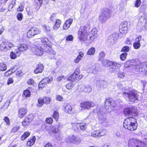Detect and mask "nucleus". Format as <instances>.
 <instances>
[{
  "mask_svg": "<svg viewBox=\"0 0 147 147\" xmlns=\"http://www.w3.org/2000/svg\"><path fill=\"white\" fill-rule=\"evenodd\" d=\"M90 28V25L88 24L80 27L78 32V38L81 42H84L87 45L92 43V40L93 39V37L89 36L88 30Z\"/></svg>",
  "mask_w": 147,
  "mask_h": 147,
  "instance_id": "f257e3e1",
  "label": "nucleus"
},
{
  "mask_svg": "<svg viewBox=\"0 0 147 147\" xmlns=\"http://www.w3.org/2000/svg\"><path fill=\"white\" fill-rule=\"evenodd\" d=\"M123 84L119 82L117 84V86L119 88L122 89L123 96L125 98L128 99L129 101L132 102L140 99L139 97L140 95H141L140 93L134 90L125 89L123 87Z\"/></svg>",
  "mask_w": 147,
  "mask_h": 147,
  "instance_id": "f03ea898",
  "label": "nucleus"
},
{
  "mask_svg": "<svg viewBox=\"0 0 147 147\" xmlns=\"http://www.w3.org/2000/svg\"><path fill=\"white\" fill-rule=\"evenodd\" d=\"M132 65L135 71H139V73L147 72V62L140 63L138 60L132 59L127 61L125 64V66L126 67H129Z\"/></svg>",
  "mask_w": 147,
  "mask_h": 147,
  "instance_id": "7ed1b4c3",
  "label": "nucleus"
},
{
  "mask_svg": "<svg viewBox=\"0 0 147 147\" xmlns=\"http://www.w3.org/2000/svg\"><path fill=\"white\" fill-rule=\"evenodd\" d=\"M123 127L125 129L130 131H135L138 127L136 120L133 117L126 119L123 122Z\"/></svg>",
  "mask_w": 147,
  "mask_h": 147,
  "instance_id": "20e7f679",
  "label": "nucleus"
},
{
  "mask_svg": "<svg viewBox=\"0 0 147 147\" xmlns=\"http://www.w3.org/2000/svg\"><path fill=\"white\" fill-rule=\"evenodd\" d=\"M111 10L109 8H106L103 10L99 15L98 19L102 24L105 23L110 18Z\"/></svg>",
  "mask_w": 147,
  "mask_h": 147,
  "instance_id": "39448f33",
  "label": "nucleus"
},
{
  "mask_svg": "<svg viewBox=\"0 0 147 147\" xmlns=\"http://www.w3.org/2000/svg\"><path fill=\"white\" fill-rule=\"evenodd\" d=\"M144 27L145 29L147 31V16H141L139 20L136 27V29L138 32H140Z\"/></svg>",
  "mask_w": 147,
  "mask_h": 147,
  "instance_id": "423d86ee",
  "label": "nucleus"
},
{
  "mask_svg": "<svg viewBox=\"0 0 147 147\" xmlns=\"http://www.w3.org/2000/svg\"><path fill=\"white\" fill-rule=\"evenodd\" d=\"M123 113L125 116L131 117L137 115L138 113L136 108L134 107L125 108L123 110Z\"/></svg>",
  "mask_w": 147,
  "mask_h": 147,
  "instance_id": "0eeeda50",
  "label": "nucleus"
},
{
  "mask_svg": "<svg viewBox=\"0 0 147 147\" xmlns=\"http://www.w3.org/2000/svg\"><path fill=\"white\" fill-rule=\"evenodd\" d=\"M116 105L114 101L111 98H108L105 100V106L108 112H110L114 110Z\"/></svg>",
  "mask_w": 147,
  "mask_h": 147,
  "instance_id": "6e6552de",
  "label": "nucleus"
},
{
  "mask_svg": "<svg viewBox=\"0 0 147 147\" xmlns=\"http://www.w3.org/2000/svg\"><path fill=\"white\" fill-rule=\"evenodd\" d=\"M41 32L40 29L36 27L31 28L27 33V36L28 38H31L35 35L39 34Z\"/></svg>",
  "mask_w": 147,
  "mask_h": 147,
  "instance_id": "1a4fd4ad",
  "label": "nucleus"
},
{
  "mask_svg": "<svg viewBox=\"0 0 147 147\" xmlns=\"http://www.w3.org/2000/svg\"><path fill=\"white\" fill-rule=\"evenodd\" d=\"M71 124L73 128H74L75 129L76 128L77 130L79 131L80 130H84L87 127L85 123L79 124L75 123H72Z\"/></svg>",
  "mask_w": 147,
  "mask_h": 147,
  "instance_id": "9d476101",
  "label": "nucleus"
},
{
  "mask_svg": "<svg viewBox=\"0 0 147 147\" xmlns=\"http://www.w3.org/2000/svg\"><path fill=\"white\" fill-rule=\"evenodd\" d=\"M43 48L40 47L39 48L37 46H35L32 48V51L34 54L38 56H40L43 53Z\"/></svg>",
  "mask_w": 147,
  "mask_h": 147,
  "instance_id": "9b49d317",
  "label": "nucleus"
},
{
  "mask_svg": "<svg viewBox=\"0 0 147 147\" xmlns=\"http://www.w3.org/2000/svg\"><path fill=\"white\" fill-rule=\"evenodd\" d=\"M94 104L91 101H86L80 103V106L81 108L86 109H88L91 107L94 106Z\"/></svg>",
  "mask_w": 147,
  "mask_h": 147,
  "instance_id": "f8f14e48",
  "label": "nucleus"
},
{
  "mask_svg": "<svg viewBox=\"0 0 147 147\" xmlns=\"http://www.w3.org/2000/svg\"><path fill=\"white\" fill-rule=\"evenodd\" d=\"M109 65L110 68L115 69L114 70V71H113V73H116L115 70L117 71H119V68L121 66V64L119 63L112 61H111L109 63Z\"/></svg>",
  "mask_w": 147,
  "mask_h": 147,
  "instance_id": "ddd939ff",
  "label": "nucleus"
},
{
  "mask_svg": "<svg viewBox=\"0 0 147 147\" xmlns=\"http://www.w3.org/2000/svg\"><path fill=\"white\" fill-rule=\"evenodd\" d=\"M13 45L12 43L9 42H2L0 45V49L2 51H6L9 50L10 49L13 47Z\"/></svg>",
  "mask_w": 147,
  "mask_h": 147,
  "instance_id": "4468645a",
  "label": "nucleus"
},
{
  "mask_svg": "<svg viewBox=\"0 0 147 147\" xmlns=\"http://www.w3.org/2000/svg\"><path fill=\"white\" fill-rule=\"evenodd\" d=\"M127 26V22L124 21L121 23L120 29L121 33L125 34L127 33L128 30Z\"/></svg>",
  "mask_w": 147,
  "mask_h": 147,
  "instance_id": "2eb2a0df",
  "label": "nucleus"
},
{
  "mask_svg": "<svg viewBox=\"0 0 147 147\" xmlns=\"http://www.w3.org/2000/svg\"><path fill=\"white\" fill-rule=\"evenodd\" d=\"M117 36V34L115 33H113L108 37L107 42L110 44H113L116 40Z\"/></svg>",
  "mask_w": 147,
  "mask_h": 147,
  "instance_id": "dca6fc26",
  "label": "nucleus"
},
{
  "mask_svg": "<svg viewBox=\"0 0 147 147\" xmlns=\"http://www.w3.org/2000/svg\"><path fill=\"white\" fill-rule=\"evenodd\" d=\"M100 112L99 109L97 108L94 109L93 111L90 113L88 117L92 119L98 116L97 115H99Z\"/></svg>",
  "mask_w": 147,
  "mask_h": 147,
  "instance_id": "f3484780",
  "label": "nucleus"
},
{
  "mask_svg": "<svg viewBox=\"0 0 147 147\" xmlns=\"http://www.w3.org/2000/svg\"><path fill=\"white\" fill-rule=\"evenodd\" d=\"M83 76L81 74H72L69 77L68 80L71 81L79 80L82 79Z\"/></svg>",
  "mask_w": 147,
  "mask_h": 147,
  "instance_id": "a211bd4d",
  "label": "nucleus"
},
{
  "mask_svg": "<svg viewBox=\"0 0 147 147\" xmlns=\"http://www.w3.org/2000/svg\"><path fill=\"white\" fill-rule=\"evenodd\" d=\"M43 50H44V51L48 52L50 54L53 55L51 57L49 56L51 59H53L55 58V56L54 55L56 54V53L50 47L48 46L47 48L46 49L44 48Z\"/></svg>",
  "mask_w": 147,
  "mask_h": 147,
  "instance_id": "6ab92c4d",
  "label": "nucleus"
},
{
  "mask_svg": "<svg viewBox=\"0 0 147 147\" xmlns=\"http://www.w3.org/2000/svg\"><path fill=\"white\" fill-rule=\"evenodd\" d=\"M73 21V20L72 18L68 19L63 25V29L66 30L68 29L72 24Z\"/></svg>",
  "mask_w": 147,
  "mask_h": 147,
  "instance_id": "aec40b11",
  "label": "nucleus"
},
{
  "mask_svg": "<svg viewBox=\"0 0 147 147\" xmlns=\"http://www.w3.org/2000/svg\"><path fill=\"white\" fill-rule=\"evenodd\" d=\"M64 112L68 114H71L72 113V108L69 104H67L64 105Z\"/></svg>",
  "mask_w": 147,
  "mask_h": 147,
  "instance_id": "412c9836",
  "label": "nucleus"
},
{
  "mask_svg": "<svg viewBox=\"0 0 147 147\" xmlns=\"http://www.w3.org/2000/svg\"><path fill=\"white\" fill-rule=\"evenodd\" d=\"M97 33V30L96 28L93 29L91 31V33H90L89 32V36L93 37V39L92 40V43L94 41L96 38Z\"/></svg>",
  "mask_w": 147,
  "mask_h": 147,
  "instance_id": "4be33fe9",
  "label": "nucleus"
},
{
  "mask_svg": "<svg viewBox=\"0 0 147 147\" xmlns=\"http://www.w3.org/2000/svg\"><path fill=\"white\" fill-rule=\"evenodd\" d=\"M27 112V109L24 108H20L18 111V117L22 118L25 115Z\"/></svg>",
  "mask_w": 147,
  "mask_h": 147,
  "instance_id": "5701e85b",
  "label": "nucleus"
},
{
  "mask_svg": "<svg viewBox=\"0 0 147 147\" xmlns=\"http://www.w3.org/2000/svg\"><path fill=\"white\" fill-rule=\"evenodd\" d=\"M41 41L42 43L43 44V45L45 47H43V49H46L47 48V46H49L47 45V44L48 43V42H49V41L48 40V39L46 37H43L41 38L40 39H39L38 40V41Z\"/></svg>",
  "mask_w": 147,
  "mask_h": 147,
  "instance_id": "b1692460",
  "label": "nucleus"
},
{
  "mask_svg": "<svg viewBox=\"0 0 147 147\" xmlns=\"http://www.w3.org/2000/svg\"><path fill=\"white\" fill-rule=\"evenodd\" d=\"M44 66L41 64H39L37 66L36 68L34 70L35 74L41 73L43 70Z\"/></svg>",
  "mask_w": 147,
  "mask_h": 147,
  "instance_id": "393cba45",
  "label": "nucleus"
},
{
  "mask_svg": "<svg viewBox=\"0 0 147 147\" xmlns=\"http://www.w3.org/2000/svg\"><path fill=\"white\" fill-rule=\"evenodd\" d=\"M138 140L136 139H130L128 142L129 147H135L137 144Z\"/></svg>",
  "mask_w": 147,
  "mask_h": 147,
  "instance_id": "a878e982",
  "label": "nucleus"
},
{
  "mask_svg": "<svg viewBox=\"0 0 147 147\" xmlns=\"http://www.w3.org/2000/svg\"><path fill=\"white\" fill-rule=\"evenodd\" d=\"M51 131L52 133L55 134V135L56 138H57L59 136V130L58 128L55 127H53L51 128Z\"/></svg>",
  "mask_w": 147,
  "mask_h": 147,
  "instance_id": "bb28decb",
  "label": "nucleus"
},
{
  "mask_svg": "<svg viewBox=\"0 0 147 147\" xmlns=\"http://www.w3.org/2000/svg\"><path fill=\"white\" fill-rule=\"evenodd\" d=\"M28 48V45L25 44H20L18 48V50L21 52L26 51Z\"/></svg>",
  "mask_w": 147,
  "mask_h": 147,
  "instance_id": "cd10ccee",
  "label": "nucleus"
},
{
  "mask_svg": "<svg viewBox=\"0 0 147 147\" xmlns=\"http://www.w3.org/2000/svg\"><path fill=\"white\" fill-rule=\"evenodd\" d=\"M55 24L53 26V29L54 30H57L60 27L61 21L59 19H56L55 22Z\"/></svg>",
  "mask_w": 147,
  "mask_h": 147,
  "instance_id": "c85d7f7f",
  "label": "nucleus"
},
{
  "mask_svg": "<svg viewBox=\"0 0 147 147\" xmlns=\"http://www.w3.org/2000/svg\"><path fill=\"white\" fill-rule=\"evenodd\" d=\"M96 86L98 88L102 87H106L107 86V82L104 81L100 80L96 81Z\"/></svg>",
  "mask_w": 147,
  "mask_h": 147,
  "instance_id": "c756f323",
  "label": "nucleus"
},
{
  "mask_svg": "<svg viewBox=\"0 0 147 147\" xmlns=\"http://www.w3.org/2000/svg\"><path fill=\"white\" fill-rule=\"evenodd\" d=\"M75 136L74 135L69 136L66 138L65 140L68 143L74 144V140L75 139Z\"/></svg>",
  "mask_w": 147,
  "mask_h": 147,
  "instance_id": "7c9ffc66",
  "label": "nucleus"
},
{
  "mask_svg": "<svg viewBox=\"0 0 147 147\" xmlns=\"http://www.w3.org/2000/svg\"><path fill=\"white\" fill-rule=\"evenodd\" d=\"M98 117L99 122L101 123H102L106 122V118L104 116L102 115H97Z\"/></svg>",
  "mask_w": 147,
  "mask_h": 147,
  "instance_id": "2f4dec72",
  "label": "nucleus"
},
{
  "mask_svg": "<svg viewBox=\"0 0 147 147\" xmlns=\"http://www.w3.org/2000/svg\"><path fill=\"white\" fill-rule=\"evenodd\" d=\"M36 138L35 136L32 137V138L27 142V145L29 146H31L33 145L36 141Z\"/></svg>",
  "mask_w": 147,
  "mask_h": 147,
  "instance_id": "473e14b6",
  "label": "nucleus"
},
{
  "mask_svg": "<svg viewBox=\"0 0 147 147\" xmlns=\"http://www.w3.org/2000/svg\"><path fill=\"white\" fill-rule=\"evenodd\" d=\"M95 52V49L93 47L90 48L87 52V54L88 55H93Z\"/></svg>",
  "mask_w": 147,
  "mask_h": 147,
  "instance_id": "72a5a7b5",
  "label": "nucleus"
},
{
  "mask_svg": "<svg viewBox=\"0 0 147 147\" xmlns=\"http://www.w3.org/2000/svg\"><path fill=\"white\" fill-rule=\"evenodd\" d=\"M82 88L83 89L81 90L82 91H84L85 92L87 93H90L91 91L92 88L90 86H83Z\"/></svg>",
  "mask_w": 147,
  "mask_h": 147,
  "instance_id": "f704fd0d",
  "label": "nucleus"
},
{
  "mask_svg": "<svg viewBox=\"0 0 147 147\" xmlns=\"http://www.w3.org/2000/svg\"><path fill=\"white\" fill-rule=\"evenodd\" d=\"M99 136H104L106 134L107 131L105 129H100L97 130Z\"/></svg>",
  "mask_w": 147,
  "mask_h": 147,
  "instance_id": "c9c22d12",
  "label": "nucleus"
},
{
  "mask_svg": "<svg viewBox=\"0 0 147 147\" xmlns=\"http://www.w3.org/2000/svg\"><path fill=\"white\" fill-rule=\"evenodd\" d=\"M82 141V139L79 136H75V139L74 140V144H79Z\"/></svg>",
  "mask_w": 147,
  "mask_h": 147,
  "instance_id": "e433bc0d",
  "label": "nucleus"
},
{
  "mask_svg": "<svg viewBox=\"0 0 147 147\" xmlns=\"http://www.w3.org/2000/svg\"><path fill=\"white\" fill-rule=\"evenodd\" d=\"M135 147H147V146H146L144 142L138 140Z\"/></svg>",
  "mask_w": 147,
  "mask_h": 147,
  "instance_id": "4c0bfd02",
  "label": "nucleus"
},
{
  "mask_svg": "<svg viewBox=\"0 0 147 147\" xmlns=\"http://www.w3.org/2000/svg\"><path fill=\"white\" fill-rule=\"evenodd\" d=\"M30 134V133L28 131L25 132L21 137V140H23L28 137Z\"/></svg>",
  "mask_w": 147,
  "mask_h": 147,
  "instance_id": "58836bf2",
  "label": "nucleus"
},
{
  "mask_svg": "<svg viewBox=\"0 0 147 147\" xmlns=\"http://www.w3.org/2000/svg\"><path fill=\"white\" fill-rule=\"evenodd\" d=\"M36 1H38L40 6H41L42 4L47 5L48 3L49 0H36Z\"/></svg>",
  "mask_w": 147,
  "mask_h": 147,
  "instance_id": "ea45409f",
  "label": "nucleus"
},
{
  "mask_svg": "<svg viewBox=\"0 0 147 147\" xmlns=\"http://www.w3.org/2000/svg\"><path fill=\"white\" fill-rule=\"evenodd\" d=\"M44 102L43 99L39 98L38 100V103L37 104V106L38 107H41L43 105Z\"/></svg>",
  "mask_w": 147,
  "mask_h": 147,
  "instance_id": "a19ab883",
  "label": "nucleus"
},
{
  "mask_svg": "<svg viewBox=\"0 0 147 147\" xmlns=\"http://www.w3.org/2000/svg\"><path fill=\"white\" fill-rule=\"evenodd\" d=\"M52 116L56 120V121H57L59 118V113L57 111H54L53 115H52Z\"/></svg>",
  "mask_w": 147,
  "mask_h": 147,
  "instance_id": "79ce46f5",
  "label": "nucleus"
},
{
  "mask_svg": "<svg viewBox=\"0 0 147 147\" xmlns=\"http://www.w3.org/2000/svg\"><path fill=\"white\" fill-rule=\"evenodd\" d=\"M53 80V78L51 77L46 78L43 79L42 80V82H45L47 84V83H50Z\"/></svg>",
  "mask_w": 147,
  "mask_h": 147,
  "instance_id": "37998d69",
  "label": "nucleus"
},
{
  "mask_svg": "<svg viewBox=\"0 0 147 147\" xmlns=\"http://www.w3.org/2000/svg\"><path fill=\"white\" fill-rule=\"evenodd\" d=\"M26 10L28 14L29 15H32L33 14L34 9L31 7H27L26 9Z\"/></svg>",
  "mask_w": 147,
  "mask_h": 147,
  "instance_id": "c03bdc74",
  "label": "nucleus"
},
{
  "mask_svg": "<svg viewBox=\"0 0 147 147\" xmlns=\"http://www.w3.org/2000/svg\"><path fill=\"white\" fill-rule=\"evenodd\" d=\"M24 120L26 121L29 124L32 120V115H30L25 118Z\"/></svg>",
  "mask_w": 147,
  "mask_h": 147,
  "instance_id": "a18cd8bd",
  "label": "nucleus"
},
{
  "mask_svg": "<svg viewBox=\"0 0 147 147\" xmlns=\"http://www.w3.org/2000/svg\"><path fill=\"white\" fill-rule=\"evenodd\" d=\"M74 84L73 82L67 84L66 86V88L68 89H71L74 86Z\"/></svg>",
  "mask_w": 147,
  "mask_h": 147,
  "instance_id": "49530a36",
  "label": "nucleus"
},
{
  "mask_svg": "<svg viewBox=\"0 0 147 147\" xmlns=\"http://www.w3.org/2000/svg\"><path fill=\"white\" fill-rule=\"evenodd\" d=\"M127 55V53H122L120 55V59L121 60L124 61L125 60L126 58Z\"/></svg>",
  "mask_w": 147,
  "mask_h": 147,
  "instance_id": "de8ad7c7",
  "label": "nucleus"
},
{
  "mask_svg": "<svg viewBox=\"0 0 147 147\" xmlns=\"http://www.w3.org/2000/svg\"><path fill=\"white\" fill-rule=\"evenodd\" d=\"M23 95L25 97H28L30 95V92L29 90H26L24 92Z\"/></svg>",
  "mask_w": 147,
  "mask_h": 147,
  "instance_id": "09e8293b",
  "label": "nucleus"
},
{
  "mask_svg": "<svg viewBox=\"0 0 147 147\" xmlns=\"http://www.w3.org/2000/svg\"><path fill=\"white\" fill-rule=\"evenodd\" d=\"M45 103L46 104H49L51 102V99L49 97H45L43 99Z\"/></svg>",
  "mask_w": 147,
  "mask_h": 147,
  "instance_id": "8fccbe9b",
  "label": "nucleus"
},
{
  "mask_svg": "<svg viewBox=\"0 0 147 147\" xmlns=\"http://www.w3.org/2000/svg\"><path fill=\"white\" fill-rule=\"evenodd\" d=\"M7 68L6 65L5 64L1 63H0V70L2 71H5Z\"/></svg>",
  "mask_w": 147,
  "mask_h": 147,
  "instance_id": "3c124183",
  "label": "nucleus"
},
{
  "mask_svg": "<svg viewBox=\"0 0 147 147\" xmlns=\"http://www.w3.org/2000/svg\"><path fill=\"white\" fill-rule=\"evenodd\" d=\"M111 61L107 60L105 59L102 61V63L104 66H108L109 67V63H110Z\"/></svg>",
  "mask_w": 147,
  "mask_h": 147,
  "instance_id": "603ef678",
  "label": "nucleus"
},
{
  "mask_svg": "<svg viewBox=\"0 0 147 147\" xmlns=\"http://www.w3.org/2000/svg\"><path fill=\"white\" fill-rule=\"evenodd\" d=\"M133 46L135 49H139L141 46V45L139 42H135L133 44Z\"/></svg>",
  "mask_w": 147,
  "mask_h": 147,
  "instance_id": "864d4df0",
  "label": "nucleus"
},
{
  "mask_svg": "<svg viewBox=\"0 0 147 147\" xmlns=\"http://www.w3.org/2000/svg\"><path fill=\"white\" fill-rule=\"evenodd\" d=\"M46 85V83H45V82H42V81H41L39 84L38 87L39 88H44Z\"/></svg>",
  "mask_w": 147,
  "mask_h": 147,
  "instance_id": "5fc2aeb1",
  "label": "nucleus"
},
{
  "mask_svg": "<svg viewBox=\"0 0 147 147\" xmlns=\"http://www.w3.org/2000/svg\"><path fill=\"white\" fill-rule=\"evenodd\" d=\"M91 136L93 137L99 136L97 130L94 131L91 133Z\"/></svg>",
  "mask_w": 147,
  "mask_h": 147,
  "instance_id": "6e6d98bb",
  "label": "nucleus"
},
{
  "mask_svg": "<svg viewBox=\"0 0 147 147\" xmlns=\"http://www.w3.org/2000/svg\"><path fill=\"white\" fill-rule=\"evenodd\" d=\"M91 136L93 137L99 136L97 130L94 131L91 133Z\"/></svg>",
  "mask_w": 147,
  "mask_h": 147,
  "instance_id": "4d7b16f0",
  "label": "nucleus"
},
{
  "mask_svg": "<svg viewBox=\"0 0 147 147\" xmlns=\"http://www.w3.org/2000/svg\"><path fill=\"white\" fill-rule=\"evenodd\" d=\"M44 31L45 32H48L50 31V27L47 25H44L43 26Z\"/></svg>",
  "mask_w": 147,
  "mask_h": 147,
  "instance_id": "13d9d810",
  "label": "nucleus"
},
{
  "mask_svg": "<svg viewBox=\"0 0 147 147\" xmlns=\"http://www.w3.org/2000/svg\"><path fill=\"white\" fill-rule=\"evenodd\" d=\"M45 121L47 123L51 124L53 122V119L51 117L47 118Z\"/></svg>",
  "mask_w": 147,
  "mask_h": 147,
  "instance_id": "bf43d9fd",
  "label": "nucleus"
},
{
  "mask_svg": "<svg viewBox=\"0 0 147 147\" xmlns=\"http://www.w3.org/2000/svg\"><path fill=\"white\" fill-rule=\"evenodd\" d=\"M105 53L103 52H101L99 55V60H102L104 58L105 56Z\"/></svg>",
  "mask_w": 147,
  "mask_h": 147,
  "instance_id": "052dcab7",
  "label": "nucleus"
},
{
  "mask_svg": "<svg viewBox=\"0 0 147 147\" xmlns=\"http://www.w3.org/2000/svg\"><path fill=\"white\" fill-rule=\"evenodd\" d=\"M10 57L12 59H15L16 58L17 56L15 52H11L10 54Z\"/></svg>",
  "mask_w": 147,
  "mask_h": 147,
  "instance_id": "680f3d73",
  "label": "nucleus"
},
{
  "mask_svg": "<svg viewBox=\"0 0 147 147\" xmlns=\"http://www.w3.org/2000/svg\"><path fill=\"white\" fill-rule=\"evenodd\" d=\"M129 50V48L127 46L124 47L121 50V52H128Z\"/></svg>",
  "mask_w": 147,
  "mask_h": 147,
  "instance_id": "e2e57ef3",
  "label": "nucleus"
},
{
  "mask_svg": "<svg viewBox=\"0 0 147 147\" xmlns=\"http://www.w3.org/2000/svg\"><path fill=\"white\" fill-rule=\"evenodd\" d=\"M141 4V0H136L135 4V6L137 7H138Z\"/></svg>",
  "mask_w": 147,
  "mask_h": 147,
  "instance_id": "0e129e2a",
  "label": "nucleus"
},
{
  "mask_svg": "<svg viewBox=\"0 0 147 147\" xmlns=\"http://www.w3.org/2000/svg\"><path fill=\"white\" fill-rule=\"evenodd\" d=\"M22 4H23L22 3ZM20 5L19 6L18 8L17 9V10L18 11H22L24 10V5L23 4H22V3H21Z\"/></svg>",
  "mask_w": 147,
  "mask_h": 147,
  "instance_id": "69168bd1",
  "label": "nucleus"
},
{
  "mask_svg": "<svg viewBox=\"0 0 147 147\" xmlns=\"http://www.w3.org/2000/svg\"><path fill=\"white\" fill-rule=\"evenodd\" d=\"M56 99L58 101H62L63 100V97L59 95H57L56 96Z\"/></svg>",
  "mask_w": 147,
  "mask_h": 147,
  "instance_id": "338daca9",
  "label": "nucleus"
},
{
  "mask_svg": "<svg viewBox=\"0 0 147 147\" xmlns=\"http://www.w3.org/2000/svg\"><path fill=\"white\" fill-rule=\"evenodd\" d=\"M84 56V54L82 52H79V55L77 56V58L80 59L81 60Z\"/></svg>",
  "mask_w": 147,
  "mask_h": 147,
  "instance_id": "774afa93",
  "label": "nucleus"
}]
</instances>
